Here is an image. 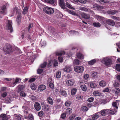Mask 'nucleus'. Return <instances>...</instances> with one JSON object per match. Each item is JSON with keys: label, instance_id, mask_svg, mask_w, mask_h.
<instances>
[{"label": "nucleus", "instance_id": "17", "mask_svg": "<svg viewBox=\"0 0 120 120\" xmlns=\"http://www.w3.org/2000/svg\"><path fill=\"white\" fill-rule=\"evenodd\" d=\"M46 86L43 85H41L39 86L38 87V89L40 91H43L46 88Z\"/></svg>", "mask_w": 120, "mask_h": 120}, {"label": "nucleus", "instance_id": "30", "mask_svg": "<svg viewBox=\"0 0 120 120\" xmlns=\"http://www.w3.org/2000/svg\"><path fill=\"white\" fill-rule=\"evenodd\" d=\"M28 120H34V117L32 114H29L28 115L27 117Z\"/></svg>", "mask_w": 120, "mask_h": 120}, {"label": "nucleus", "instance_id": "54", "mask_svg": "<svg viewBox=\"0 0 120 120\" xmlns=\"http://www.w3.org/2000/svg\"><path fill=\"white\" fill-rule=\"evenodd\" d=\"M43 114L44 112L42 111H41L38 113V115L40 117Z\"/></svg>", "mask_w": 120, "mask_h": 120}, {"label": "nucleus", "instance_id": "22", "mask_svg": "<svg viewBox=\"0 0 120 120\" xmlns=\"http://www.w3.org/2000/svg\"><path fill=\"white\" fill-rule=\"evenodd\" d=\"M66 6L69 8L72 9H74V8L68 2H66L65 3Z\"/></svg>", "mask_w": 120, "mask_h": 120}, {"label": "nucleus", "instance_id": "48", "mask_svg": "<svg viewBox=\"0 0 120 120\" xmlns=\"http://www.w3.org/2000/svg\"><path fill=\"white\" fill-rule=\"evenodd\" d=\"M81 109L83 111L85 112L87 111L88 110V109L87 107L86 106H84L82 107L81 108Z\"/></svg>", "mask_w": 120, "mask_h": 120}, {"label": "nucleus", "instance_id": "20", "mask_svg": "<svg viewBox=\"0 0 120 120\" xmlns=\"http://www.w3.org/2000/svg\"><path fill=\"white\" fill-rule=\"evenodd\" d=\"M118 12V11L116 10H111L108 11V13L110 14L113 15Z\"/></svg>", "mask_w": 120, "mask_h": 120}, {"label": "nucleus", "instance_id": "36", "mask_svg": "<svg viewBox=\"0 0 120 120\" xmlns=\"http://www.w3.org/2000/svg\"><path fill=\"white\" fill-rule=\"evenodd\" d=\"M94 17L98 20L99 21H101L103 19V17L98 15H95Z\"/></svg>", "mask_w": 120, "mask_h": 120}, {"label": "nucleus", "instance_id": "11", "mask_svg": "<svg viewBox=\"0 0 120 120\" xmlns=\"http://www.w3.org/2000/svg\"><path fill=\"white\" fill-rule=\"evenodd\" d=\"M8 117L5 114H2L0 115V120H8Z\"/></svg>", "mask_w": 120, "mask_h": 120}, {"label": "nucleus", "instance_id": "8", "mask_svg": "<svg viewBox=\"0 0 120 120\" xmlns=\"http://www.w3.org/2000/svg\"><path fill=\"white\" fill-rule=\"evenodd\" d=\"M74 81L73 79H70L67 81L66 84L67 86H73Z\"/></svg>", "mask_w": 120, "mask_h": 120}, {"label": "nucleus", "instance_id": "44", "mask_svg": "<svg viewBox=\"0 0 120 120\" xmlns=\"http://www.w3.org/2000/svg\"><path fill=\"white\" fill-rule=\"evenodd\" d=\"M116 69L117 71L120 72V64H116Z\"/></svg>", "mask_w": 120, "mask_h": 120}, {"label": "nucleus", "instance_id": "28", "mask_svg": "<svg viewBox=\"0 0 120 120\" xmlns=\"http://www.w3.org/2000/svg\"><path fill=\"white\" fill-rule=\"evenodd\" d=\"M99 84L100 86L103 87L106 86V83L103 80H102L99 82Z\"/></svg>", "mask_w": 120, "mask_h": 120}, {"label": "nucleus", "instance_id": "16", "mask_svg": "<svg viewBox=\"0 0 120 120\" xmlns=\"http://www.w3.org/2000/svg\"><path fill=\"white\" fill-rule=\"evenodd\" d=\"M72 68L70 66H66L64 69V71L69 72L71 71Z\"/></svg>", "mask_w": 120, "mask_h": 120}, {"label": "nucleus", "instance_id": "63", "mask_svg": "<svg viewBox=\"0 0 120 120\" xmlns=\"http://www.w3.org/2000/svg\"><path fill=\"white\" fill-rule=\"evenodd\" d=\"M57 15H58V17L59 18L62 17L63 16L62 14L60 12H58Z\"/></svg>", "mask_w": 120, "mask_h": 120}, {"label": "nucleus", "instance_id": "49", "mask_svg": "<svg viewBox=\"0 0 120 120\" xmlns=\"http://www.w3.org/2000/svg\"><path fill=\"white\" fill-rule=\"evenodd\" d=\"M114 87H117L120 86V84L117 82H115V83L113 84Z\"/></svg>", "mask_w": 120, "mask_h": 120}, {"label": "nucleus", "instance_id": "10", "mask_svg": "<svg viewBox=\"0 0 120 120\" xmlns=\"http://www.w3.org/2000/svg\"><path fill=\"white\" fill-rule=\"evenodd\" d=\"M34 107L35 110L37 111H39L41 109L40 105L38 102H36L34 104Z\"/></svg>", "mask_w": 120, "mask_h": 120}, {"label": "nucleus", "instance_id": "55", "mask_svg": "<svg viewBox=\"0 0 120 120\" xmlns=\"http://www.w3.org/2000/svg\"><path fill=\"white\" fill-rule=\"evenodd\" d=\"M53 82H52V83L48 84L49 85V87L52 89L54 87V85Z\"/></svg>", "mask_w": 120, "mask_h": 120}, {"label": "nucleus", "instance_id": "9", "mask_svg": "<svg viewBox=\"0 0 120 120\" xmlns=\"http://www.w3.org/2000/svg\"><path fill=\"white\" fill-rule=\"evenodd\" d=\"M108 109H104L101 110L100 112H97V113L101 114L102 116H105L108 114Z\"/></svg>", "mask_w": 120, "mask_h": 120}, {"label": "nucleus", "instance_id": "2", "mask_svg": "<svg viewBox=\"0 0 120 120\" xmlns=\"http://www.w3.org/2000/svg\"><path fill=\"white\" fill-rule=\"evenodd\" d=\"M101 62L105 66H109L112 64V60L110 58H104L102 60Z\"/></svg>", "mask_w": 120, "mask_h": 120}, {"label": "nucleus", "instance_id": "51", "mask_svg": "<svg viewBox=\"0 0 120 120\" xmlns=\"http://www.w3.org/2000/svg\"><path fill=\"white\" fill-rule=\"evenodd\" d=\"M94 98H93L91 97L89 98L87 100V101L89 102H91L94 100Z\"/></svg>", "mask_w": 120, "mask_h": 120}, {"label": "nucleus", "instance_id": "42", "mask_svg": "<svg viewBox=\"0 0 120 120\" xmlns=\"http://www.w3.org/2000/svg\"><path fill=\"white\" fill-rule=\"evenodd\" d=\"M48 101L49 103L51 105L53 104V100L50 97H49L47 98Z\"/></svg>", "mask_w": 120, "mask_h": 120}, {"label": "nucleus", "instance_id": "58", "mask_svg": "<svg viewBox=\"0 0 120 120\" xmlns=\"http://www.w3.org/2000/svg\"><path fill=\"white\" fill-rule=\"evenodd\" d=\"M97 1L99 2L100 3L102 2H104L105 3H109V2L108 1H104V0H97Z\"/></svg>", "mask_w": 120, "mask_h": 120}, {"label": "nucleus", "instance_id": "24", "mask_svg": "<svg viewBox=\"0 0 120 120\" xmlns=\"http://www.w3.org/2000/svg\"><path fill=\"white\" fill-rule=\"evenodd\" d=\"M98 113H97V112L92 117V119L94 120H95L98 118L99 117V116L98 114Z\"/></svg>", "mask_w": 120, "mask_h": 120}, {"label": "nucleus", "instance_id": "35", "mask_svg": "<svg viewBox=\"0 0 120 120\" xmlns=\"http://www.w3.org/2000/svg\"><path fill=\"white\" fill-rule=\"evenodd\" d=\"M72 110L70 108H68L66 109V114H70L71 113Z\"/></svg>", "mask_w": 120, "mask_h": 120}, {"label": "nucleus", "instance_id": "21", "mask_svg": "<svg viewBox=\"0 0 120 120\" xmlns=\"http://www.w3.org/2000/svg\"><path fill=\"white\" fill-rule=\"evenodd\" d=\"M60 93L61 95L64 97H66L67 96V94L66 91L64 90H60Z\"/></svg>", "mask_w": 120, "mask_h": 120}, {"label": "nucleus", "instance_id": "38", "mask_svg": "<svg viewBox=\"0 0 120 120\" xmlns=\"http://www.w3.org/2000/svg\"><path fill=\"white\" fill-rule=\"evenodd\" d=\"M93 25L94 27H99L101 26V24L98 22H95L93 23Z\"/></svg>", "mask_w": 120, "mask_h": 120}, {"label": "nucleus", "instance_id": "41", "mask_svg": "<svg viewBox=\"0 0 120 120\" xmlns=\"http://www.w3.org/2000/svg\"><path fill=\"white\" fill-rule=\"evenodd\" d=\"M79 9L82 11H85L87 12L88 9L86 8L82 7H79Z\"/></svg>", "mask_w": 120, "mask_h": 120}, {"label": "nucleus", "instance_id": "62", "mask_svg": "<svg viewBox=\"0 0 120 120\" xmlns=\"http://www.w3.org/2000/svg\"><path fill=\"white\" fill-rule=\"evenodd\" d=\"M7 95V93L6 92H4L1 94L2 96L3 97H5Z\"/></svg>", "mask_w": 120, "mask_h": 120}, {"label": "nucleus", "instance_id": "59", "mask_svg": "<svg viewBox=\"0 0 120 120\" xmlns=\"http://www.w3.org/2000/svg\"><path fill=\"white\" fill-rule=\"evenodd\" d=\"M31 98L33 101L35 100H36V97L34 95H31L30 97Z\"/></svg>", "mask_w": 120, "mask_h": 120}, {"label": "nucleus", "instance_id": "40", "mask_svg": "<svg viewBox=\"0 0 120 120\" xmlns=\"http://www.w3.org/2000/svg\"><path fill=\"white\" fill-rule=\"evenodd\" d=\"M92 76L94 78H96L97 77V72L93 71L92 72Z\"/></svg>", "mask_w": 120, "mask_h": 120}, {"label": "nucleus", "instance_id": "29", "mask_svg": "<svg viewBox=\"0 0 120 120\" xmlns=\"http://www.w3.org/2000/svg\"><path fill=\"white\" fill-rule=\"evenodd\" d=\"M77 91V89L76 88H73L71 90V94L72 95H74Z\"/></svg>", "mask_w": 120, "mask_h": 120}, {"label": "nucleus", "instance_id": "12", "mask_svg": "<svg viewBox=\"0 0 120 120\" xmlns=\"http://www.w3.org/2000/svg\"><path fill=\"white\" fill-rule=\"evenodd\" d=\"M81 15L82 17L84 19H89L90 18V15L89 14L82 13Z\"/></svg>", "mask_w": 120, "mask_h": 120}, {"label": "nucleus", "instance_id": "52", "mask_svg": "<svg viewBox=\"0 0 120 120\" xmlns=\"http://www.w3.org/2000/svg\"><path fill=\"white\" fill-rule=\"evenodd\" d=\"M41 46H44L46 45V41H42V40L41 41Z\"/></svg>", "mask_w": 120, "mask_h": 120}, {"label": "nucleus", "instance_id": "3", "mask_svg": "<svg viewBox=\"0 0 120 120\" xmlns=\"http://www.w3.org/2000/svg\"><path fill=\"white\" fill-rule=\"evenodd\" d=\"M43 10L45 13L49 15L52 14L54 12V10L53 8L47 6L43 8Z\"/></svg>", "mask_w": 120, "mask_h": 120}, {"label": "nucleus", "instance_id": "13", "mask_svg": "<svg viewBox=\"0 0 120 120\" xmlns=\"http://www.w3.org/2000/svg\"><path fill=\"white\" fill-rule=\"evenodd\" d=\"M22 116L19 114H15L13 116L14 120H21Z\"/></svg>", "mask_w": 120, "mask_h": 120}, {"label": "nucleus", "instance_id": "37", "mask_svg": "<svg viewBox=\"0 0 120 120\" xmlns=\"http://www.w3.org/2000/svg\"><path fill=\"white\" fill-rule=\"evenodd\" d=\"M96 62V60L95 59L92 60L88 62V64L90 65H93Z\"/></svg>", "mask_w": 120, "mask_h": 120}, {"label": "nucleus", "instance_id": "6", "mask_svg": "<svg viewBox=\"0 0 120 120\" xmlns=\"http://www.w3.org/2000/svg\"><path fill=\"white\" fill-rule=\"evenodd\" d=\"M74 69L75 72L78 73H82L84 70L83 67L82 66H77L74 67Z\"/></svg>", "mask_w": 120, "mask_h": 120}, {"label": "nucleus", "instance_id": "19", "mask_svg": "<svg viewBox=\"0 0 120 120\" xmlns=\"http://www.w3.org/2000/svg\"><path fill=\"white\" fill-rule=\"evenodd\" d=\"M73 63L74 65H78L80 64V62L78 59H76L73 61Z\"/></svg>", "mask_w": 120, "mask_h": 120}, {"label": "nucleus", "instance_id": "33", "mask_svg": "<svg viewBox=\"0 0 120 120\" xmlns=\"http://www.w3.org/2000/svg\"><path fill=\"white\" fill-rule=\"evenodd\" d=\"M30 87L32 90H35L36 89L37 86L34 83H32L31 84Z\"/></svg>", "mask_w": 120, "mask_h": 120}, {"label": "nucleus", "instance_id": "50", "mask_svg": "<svg viewBox=\"0 0 120 120\" xmlns=\"http://www.w3.org/2000/svg\"><path fill=\"white\" fill-rule=\"evenodd\" d=\"M20 96L23 97H25L26 96V94L23 91H21L20 93Z\"/></svg>", "mask_w": 120, "mask_h": 120}, {"label": "nucleus", "instance_id": "7", "mask_svg": "<svg viewBox=\"0 0 120 120\" xmlns=\"http://www.w3.org/2000/svg\"><path fill=\"white\" fill-rule=\"evenodd\" d=\"M65 1L66 3L68 2L69 1L68 0H59V4L60 6L62 8L65 9L66 7L65 6Z\"/></svg>", "mask_w": 120, "mask_h": 120}, {"label": "nucleus", "instance_id": "14", "mask_svg": "<svg viewBox=\"0 0 120 120\" xmlns=\"http://www.w3.org/2000/svg\"><path fill=\"white\" fill-rule=\"evenodd\" d=\"M107 23L110 25L113 26L115 24V22L112 20L111 19H108L106 21Z\"/></svg>", "mask_w": 120, "mask_h": 120}, {"label": "nucleus", "instance_id": "43", "mask_svg": "<svg viewBox=\"0 0 120 120\" xmlns=\"http://www.w3.org/2000/svg\"><path fill=\"white\" fill-rule=\"evenodd\" d=\"M71 104V102L69 101H67L65 103V105L66 106L69 107Z\"/></svg>", "mask_w": 120, "mask_h": 120}, {"label": "nucleus", "instance_id": "60", "mask_svg": "<svg viewBox=\"0 0 120 120\" xmlns=\"http://www.w3.org/2000/svg\"><path fill=\"white\" fill-rule=\"evenodd\" d=\"M66 114L65 113H63L62 114L61 116V117L62 119H64L65 118Z\"/></svg>", "mask_w": 120, "mask_h": 120}, {"label": "nucleus", "instance_id": "45", "mask_svg": "<svg viewBox=\"0 0 120 120\" xmlns=\"http://www.w3.org/2000/svg\"><path fill=\"white\" fill-rule=\"evenodd\" d=\"M90 87L92 88H95L97 86V85L94 83L91 82L90 84Z\"/></svg>", "mask_w": 120, "mask_h": 120}, {"label": "nucleus", "instance_id": "34", "mask_svg": "<svg viewBox=\"0 0 120 120\" xmlns=\"http://www.w3.org/2000/svg\"><path fill=\"white\" fill-rule=\"evenodd\" d=\"M80 87L84 91H86L87 90V88L86 86L85 85H82L80 86Z\"/></svg>", "mask_w": 120, "mask_h": 120}, {"label": "nucleus", "instance_id": "27", "mask_svg": "<svg viewBox=\"0 0 120 120\" xmlns=\"http://www.w3.org/2000/svg\"><path fill=\"white\" fill-rule=\"evenodd\" d=\"M65 53V52L64 51H61L60 52H57L56 53V55L58 56H62L64 55Z\"/></svg>", "mask_w": 120, "mask_h": 120}, {"label": "nucleus", "instance_id": "56", "mask_svg": "<svg viewBox=\"0 0 120 120\" xmlns=\"http://www.w3.org/2000/svg\"><path fill=\"white\" fill-rule=\"evenodd\" d=\"M108 114L109 113L111 114L112 115H113L115 113L112 110H110L109 109H108Z\"/></svg>", "mask_w": 120, "mask_h": 120}, {"label": "nucleus", "instance_id": "26", "mask_svg": "<svg viewBox=\"0 0 120 120\" xmlns=\"http://www.w3.org/2000/svg\"><path fill=\"white\" fill-rule=\"evenodd\" d=\"M21 79L20 78L17 77L16 78L15 81L13 82V86H14L18 83L20 82H19V81Z\"/></svg>", "mask_w": 120, "mask_h": 120}, {"label": "nucleus", "instance_id": "31", "mask_svg": "<svg viewBox=\"0 0 120 120\" xmlns=\"http://www.w3.org/2000/svg\"><path fill=\"white\" fill-rule=\"evenodd\" d=\"M28 8L26 6L24 7L22 11V13L23 14L25 15L28 12Z\"/></svg>", "mask_w": 120, "mask_h": 120}, {"label": "nucleus", "instance_id": "18", "mask_svg": "<svg viewBox=\"0 0 120 120\" xmlns=\"http://www.w3.org/2000/svg\"><path fill=\"white\" fill-rule=\"evenodd\" d=\"M76 56L78 58L80 59H83L84 58V56L81 53L78 52L77 53Z\"/></svg>", "mask_w": 120, "mask_h": 120}, {"label": "nucleus", "instance_id": "32", "mask_svg": "<svg viewBox=\"0 0 120 120\" xmlns=\"http://www.w3.org/2000/svg\"><path fill=\"white\" fill-rule=\"evenodd\" d=\"M68 11L69 13L70 14H71L74 15H76L77 16H78V15L76 14V13L74 11L70 10H68Z\"/></svg>", "mask_w": 120, "mask_h": 120}, {"label": "nucleus", "instance_id": "64", "mask_svg": "<svg viewBox=\"0 0 120 120\" xmlns=\"http://www.w3.org/2000/svg\"><path fill=\"white\" fill-rule=\"evenodd\" d=\"M33 24L32 23L30 24L28 27V31H29V30L30 29V28L32 27H33Z\"/></svg>", "mask_w": 120, "mask_h": 120}, {"label": "nucleus", "instance_id": "15", "mask_svg": "<svg viewBox=\"0 0 120 120\" xmlns=\"http://www.w3.org/2000/svg\"><path fill=\"white\" fill-rule=\"evenodd\" d=\"M44 2L53 5H55V2L54 0H45Z\"/></svg>", "mask_w": 120, "mask_h": 120}, {"label": "nucleus", "instance_id": "4", "mask_svg": "<svg viewBox=\"0 0 120 120\" xmlns=\"http://www.w3.org/2000/svg\"><path fill=\"white\" fill-rule=\"evenodd\" d=\"M14 12H16L17 14H18V16L16 18V20L17 21L18 23L21 22V16L20 10L18 9L17 8H14Z\"/></svg>", "mask_w": 120, "mask_h": 120}, {"label": "nucleus", "instance_id": "57", "mask_svg": "<svg viewBox=\"0 0 120 120\" xmlns=\"http://www.w3.org/2000/svg\"><path fill=\"white\" fill-rule=\"evenodd\" d=\"M52 82H53V81L52 80V79L51 78H49L48 79V81H47L48 84H50V83H52Z\"/></svg>", "mask_w": 120, "mask_h": 120}, {"label": "nucleus", "instance_id": "46", "mask_svg": "<svg viewBox=\"0 0 120 120\" xmlns=\"http://www.w3.org/2000/svg\"><path fill=\"white\" fill-rule=\"evenodd\" d=\"M11 100L9 98H7L5 101V103L7 104L11 103Z\"/></svg>", "mask_w": 120, "mask_h": 120}, {"label": "nucleus", "instance_id": "23", "mask_svg": "<svg viewBox=\"0 0 120 120\" xmlns=\"http://www.w3.org/2000/svg\"><path fill=\"white\" fill-rule=\"evenodd\" d=\"M120 90L118 88H116L112 90L113 92L116 94H118L120 92Z\"/></svg>", "mask_w": 120, "mask_h": 120}, {"label": "nucleus", "instance_id": "53", "mask_svg": "<svg viewBox=\"0 0 120 120\" xmlns=\"http://www.w3.org/2000/svg\"><path fill=\"white\" fill-rule=\"evenodd\" d=\"M93 94L95 96H98L100 95V94L98 91H96L93 92Z\"/></svg>", "mask_w": 120, "mask_h": 120}, {"label": "nucleus", "instance_id": "25", "mask_svg": "<svg viewBox=\"0 0 120 120\" xmlns=\"http://www.w3.org/2000/svg\"><path fill=\"white\" fill-rule=\"evenodd\" d=\"M18 91V92L23 90L24 86L23 85H19L17 86Z\"/></svg>", "mask_w": 120, "mask_h": 120}, {"label": "nucleus", "instance_id": "39", "mask_svg": "<svg viewBox=\"0 0 120 120\" xmlns=\"http://www.w3.org/2000/svg\"><path fill=\"white\" fill-rule=\"evenodd\" d=\"M56 77L57 78H60L61 77V72L60 71H58L56 73Z\"/></svg>", "mask_w": 120, "mask_h": 120}, {"label": "nucleus", "instance_id": "61", "mask_svg": "<svg viewBox=\"0 0 120 120\" xmlns=\"http://www.w3.org/2000/svg\"><path fill=\"white\" fill-rule=\"evenodd\" d=\"M88 12H89V13L92 15H94V12L92 10H90L88 9Z\"/></svg>", "mask_w": 120, "mask_h": 120}, {"label": "nucleus", "instance_id": "1", "mask_svg": "<svg viewBox=\"0 0 120 120\" xmlns=\"http://www.w3.org/2000/svg\"><path fill=\"white\" fill-rule=\"evenodd\" d=\"M3 50L5 54H9L13 51L12 47L10 45L7 44L4 47Z\"/></svg>", "mask_w": 120, "mask_h": 120}, {"label": "nucleus", "instance_id": "47", "mask_svg": "<svg viewBox=\"0 0 120 120\" xmlns=\"http://www.w3.org/2000/svg\"><path fill=\"white\" fill-rule=\"evenodd\" d=\"M47 64V63L46 62H44L43 64H41L40 65V67L41 68H45Z\"/></svg>", "mask_w": 120, "mask_h": 120}, {"label": "nucleus", "instance_id": "5", "mask_svg": "<svg viewBox=\"0 0 120 120\" xmlns=\"http://www.w3.org/2000/svg\"><path fill=\"white\" fill-rule=\"evenodd\" d=\"M12 23L11 20H8L7 22L6 26L8 31L11 33L12 32Z\"/></svg>", "mask_w": 120, "mask_h": 120}]
</instances>
